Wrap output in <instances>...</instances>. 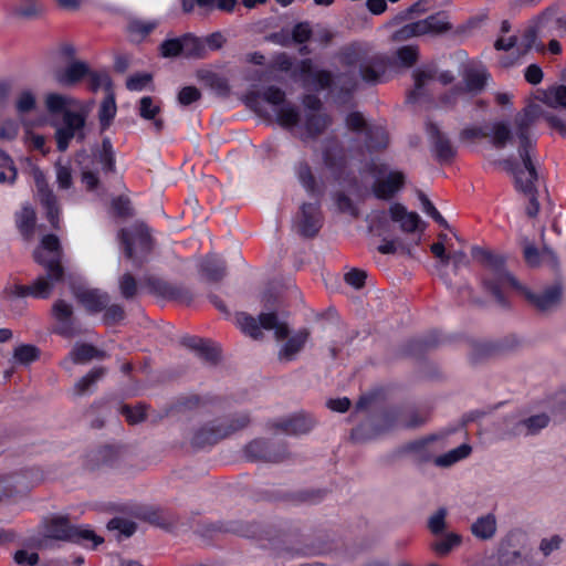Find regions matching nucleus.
I'll list each match as a JSON object with an SVG mask.
<instances>
[{"mask_svg": "<svg viewBox=\"0 0 566 566\" xmlns=\"http://www.w3.org/2000/svg\"><path fill=\"white\" fill-rule=\"evenodd\" d=\"M472 256L492 271V277H484L483 285L502 307H509V301L503 293L506 285L521 293L539 312L549 311L560 303L563 296L560 284H553L543 292L536 293L522 285L506 271L504 258L495 254L494 250H472Z\"/></svg>", "mask_w": 566, "mask_h": 566, "instance_id": "obj_1", "label": "nucleus"}, {"mask_svg": "<svg viewBox=\"0 0 566 566\" xmlns=\"http://www.w3.org/2000/svg\"><path fill=\"white\" fill-rule=\"evenodd\" d=\"M520 133L521 146L518 149V158L509 157L500 160L497 164L513 176L515 188L528 198L526 214L531 218L536 217L539 210L537 201L536 181L538 172L534 160L531 158L532 143L525 135V126L522 125Z\"/></svg>", "mask_w": 566, "mask_h": 566, "instance_id": "obj_2", "label": "nucleus"}, {"mask_svg": "<svg viewBox=\"0 0 566 566\" xmlns=\"http://www.w3.org/2000/svg\"><path fill=\"white\" fill-rule=\"evenodd\" d=\"M346 70L335 76V86L342 93L349 94L358 85V80L375 85L385 73L386 63L380 55H368L359 50H346L340 57Z\"/></svg>", "mask_w": 566, "mask_h": 566, "instance_id": "obj_3", "label": "nucleus"}, {"mask_svg": "<svg viewBox=\"0 0 566 566\" xmlns=\"http://www.w3.org/2000/svg\"><path fill=\"white\" fill-rule=\"evenodd\" d=\"M62 252L63 250H34L33 259L45 269L46 275L39 276L30 285L12 284L6 287V293L15 297L49 298L54 284L64 279Z\"/></svg>", "mask_w": 566, "mask_h": 566, "instance_id": "obj_4", "label": "nucleus"}, {"mask_svg": "<svg viewBox=\"0 0 566 566\" xmlns=\"http://www.w3.org/2000/svg\"><path fill=\"white\" fill-rule=\"evenodd\" d=\"M298 178L303 187L315 198V201L303 203L301 206L296 231L304 238H313L318 233L323 226V216L318 202L321 189L318 188L310 167L305 164H301L298 167Z\"/></svg>", "mask_w": 566, "mask_h": 566, "instance_id": "obj_5", "label": "nucleus"}, {"mask_svg": "<svg viewBox=\"0 0 566 566\" xmlns=\"http://www.w3.org/2000/svg\"><path fill=\"white\" fill-rule=\"evenodd\" d=\"M541 117H543L549 124L551 127L558 130V133L562 136H566V122L564 119H562L560 117H558L552 113L545 112L539 104L530 103L528 105H526L522 111L516 113V115L514 116L513 124H514V129H515V139L517 142V148H516L517 150L520 149V146H521V139H520L521 128L523 127L522 125L525 126V135L532 143V148H531V158L532 159H533V154H534L535 147H536V140L533 138L532 130Z\"/></svg>", "mask_w": 566, "mask_h": 566, "instance_id": "obj_6", "label": "nucleus"}, {"mask_svg": "<svg viewBox=\"0 0 566 566\" xmlns=\"http://www.w3.org/2000/svg\"><path fill=\"white\" fill-rule=\"evenodd\" d=\"M249 423L250 416L248 413L234 415L226 422L221 423H216L214 421L208 422L193 432L190 440L191 447L195 449H203L214 446L220 440L244 429Z\"/></svg>", "mask_w": 566, "mask_h": 566, "instance_id": "obj_7", "label": "nucleus"}, {"mask_svg": "<svg viewBox=\"0 0 566 566\" xmlns=\"http://www.w3.org/2000/svg\"><path fill=\"white\" fill-rule=\"evenodd\" d=\"M45 536L51 539L80 545L92 542L93 547H96L104 541L101 536L96 535L94 531L73 525L69 517L63 515L54 516L48 521L45 525Z\"/></svg>", "mask_w": 566, "mask_h": 566, "instance_id": "obj_8", "label": "nucleus"}, {"mask_svg": "<svg viewBox=\"0 0 566 566\" xmlns=\"http://www.w3.org/2000/svg\"><path fill=\"white\" fill-rule=\"evenodd\" d=\"M401 408H386L370 419L360 422L352 429L350 439L361 443L375 439L377 436L396 428L399 422Z\"/></svg>", "mask_w": 566, "mask_h": 566, "instance_id": "obj_9", "label": "nucleus"}, {"mask_svg": "<svg viewBox=\"0 0 566 566\" xmlns=\"http://www.w3.org/2000/svg\"><path fill=\"white\" fill-rule=\"evenodd\" d=\"M451 29L452 24L449 21V14L446 11H439L426 19L403 25L397 31L396 36L399 40H407L424 34L440 35L449 32Z\"/></svg>", "mask_w": 566, "mask_h": 566, "instance_id": "obj_10", "label": "nucleus"}, {"mask_svg": "<svg viewBox=\"0 0 566 566\" xmlns=\"http://www.w3.org/2000/svg\"><path fill=\"white\" fill-rule=\"evenodd\" d=\"M243 453L245 459L251 462L280 463L290 457L285 442L276 443L263 438L250 441L244 447Z\"/></svg>", "mask_w": 566, "mask_h": 566, "instance_id": "obj_11", "label": "nucleus"}, {"mask_svg": "<svg viewBox=\"0 0 566 566\" xmlns=\"http://www.w3.org/2000/svg\"><path fill=\"white\" fill-rule=\"evenodd\" d=\"M460 140H470L475 138H490L492 146L496 149H504L513 144L515 139V129L505 120H499L491 124L490 129L482 127H467L459 135Z\"/></svg>", "mask_w": 566, "mask_h": 566, "instance_id": "obj_12", "label": "nucleus"}, {"mask_svg": "<svg viewBox=\"0 0 566 566\" xmlns=\"http://www.w3.org/2000/svg\"><path fill=\"white\" fill-rule=\"evenodd\" d=\"M87 114L88 109L64 112V115H62V125L55 130L56 147L60 151H65L70 140L73 138L80 142L85 139L83 128L86 124Z\"/></svg>", "mask_w": 566, "mask_h": 566, "instance_id": "obj_13", "label": "nucleus"}, {"mask_svg": "<svg viewBox=\"0 0 566 566\" xmlns=\"http://www.w3.org/2000/svg\"><path fill=\"white\" fill-rule=\"evenodd\" d=\"M207 531L218 533H232L247 538H254L263 542L268 541L273 543L276 539V535L273 534L272 530L263 527L259 523H248L243 521H228V522H216L211 523Z\"/></svg>", "mask_w": 566, "mask_h": 566, "instance_id": "obj_14", "label": "nucleus"}, {"mask_svg": "<svg viewBox=\"0 0 566 566\" xmlns=\"http://www.w3.org/2000/svg\"><path fill=\"white\" fill-rule=\"evenodd\" d=\"M150 294L168 301L189 305L193 301L192 292L182 284H174L157 276L149 275L144 280Z\"/></svg>", "mask_w": 566, "mask_h": 566, "instance_id": "obj_15", "label": "nucleus"}, {"mask_svg": "<svg viewBox=\"0 0 566 566\" xmlns=\"http://www.w3.org/2000/svg\"><path fill=\"white\" fill-rule=\"evenodd\" d=\"M426 130L434 158L442 164L451 163L457 155V148L452 145L449 136L432 122L427 124Z\"/></svg>", "mask_w": 566, "mask_h": 566, "instance_id": "obj_16", "label": "nucleus"}, {"mask_svg": "<svg viewBox=\"0 0 566 566\" xmlns=\"http://www.w3.org/2000/svg\"><path fill=\"white\" fill-rule=\"evenodd\" d=\"M52 314L57 323L54 333L64 337L72 338L80 334L76 319L73 316V307L64 300H57L52 306Z\"/></svg>", "mask_w": 566, "mask_h": 566, "instance_id": "obj_17", "label": "nucleus"}, {"mask_svg": "<svg viewBox=\"0 0 566 566\" xmlns=\"http://www.w3.org/2000/svg\"><path fill=\"white\" fill-rule=\"evenodd\" d=\"M118 238L125 248H150L155 244L153 231L144 221H135L122 229Z\"/></svg>", "mask_w": 566, "mask_h": 566, "instance_id": "obj_18", "label": "nucleus"}, {"mask_svg": "<svg viewBox=\"0 0 566 566\" xmlns=\"http://www.w3.org/2000/svg\"><path fill=\"white\" fill-rule=\"evenodd\" d=\"M33 176L40 202L46 210V218L53 227H56L59 222L60 212L56 196L50 188L43 171L36 168L34 169Z\"/></svg>", "mask_w": 566, "mask_h": 566, "instance_id": "obj_19", "label": "nucleus"}, {"mask_svg": "<svg viewBox=\"0 0 566 566\" xmlns=\"http://www.w3.org/2000/svg\"><path fill=\"white\" fill-rule=\"evenodd\" d=\"M200 277L209 283H218L227 275V265L223 258L209 251L198 263Z\"/></svg>", "mask_w": 566, "mask_h": 566, "instance_id": "obj_20", "label": "nucleus"}, {"mask_svg": "<svg viewBox=\"0 0 566 566\" xmlns=\"http://www.w3.org/2000/svg\"><path fill=\"white\" fill-rule=\"evenodd\" d=\"M444 342L437 331H431L421 337L409 339L401 348V355L420 358L429 350L437 348Z\"/></svg>", "mask_w": 566, "mask_h": 566, "instance_id": "obj_21", "label": "nucleus"}, {"mask_svg": "<svg viewBox=\"0 0 566 566\" xmlns=\"http://www.w3.org/2000/svg\"><path fill=\"white\" fill-rule=\"evenodd\" d=\"M515 535H507L500 544L499 566H536L528 554L515 549L513 545Z\"/></svg>", "mask_w": 566, "mask_h": 566, "instance_id": "obj_22", "label": "nucleus"}, {"mask_svg": "<svg viewBox=\"0 0 566 566\" xmlns=\"http://www.w3.org/2000/svg\"><path fill=\"white\" fill-rule=\"evenodd\" d=\"M180 344L195 352L201 359L210 364H217L220 359V348L209 339L198 336H184Z\"/></svg>", "mask_w": 566, "mask_h": 566, "instance_id": "obj_23", "label": "nucleus"}, {"mask_svg": "<svg viewBox=\"0 0 566 566\" xmlns=\"http://www.w3.org/2000/svg\"><path fill=\"white\" fill-rule=\"evenodd\" d=\"M180 344L195 352L201 359L210 364H217L220 359V348L209 339L198 336H184Z\"/></svg>", "mask_w": 566, "mask_h": 566, "instance_id": "obj_24", "label": "nucleus"}, {"mask_svg": "<svg viewBox=\"0 0 566 566\" xmlns=\"http://www.w3.org/2000/svg\"><path fill=\"white\" fill-rule=\"evenodd\" d=\"M440 440V436L430 434L424 438L409 441L401 446V453H410L417 464L428 463L434 460L433 451L430 446L432 442Z\"/></svg>", "mask_w": 566, "mask_h": 566, "instance_id": "obj_25", "label": "nucleus"}, {"mask_svg": "<svg viewBox=\"0 0 566 566\" xmlns=\"http://www.w3.org/2000/svg\"><path fill=\"white\" fill-rule=\"evenodd\" d=\"M122 458V450L118 447L114 446H102L96 450H92L87 454V467L91 470L99 469V468H114L116 467Z\"/></svg>", "mask_w": 566, "mask_h": 566, "instance_id": "obj_26", "label": "nucleus"}, {"mask_svg": "<svg viewBox=\"0 0 566 566\" xmlns=\"http://www.w3.org/2000/svg\"><path fill=\"white\" fill-rule=\"evenodd\" d=\"M74 296L90 314L101 313L109 302L108 293L98 289H77Z\"/></svg>", "mask_w": 566, "mask_h": 566, "instance_id": "obj_27", "label": "nucleus"}, {"mask_svg": "<svg viewBox=\"0 0 566 566\" xmlns=\"http://www.w3.org/2000/svg\"><path fill=\"white\" fill-rule=\"evenodd\" d=\"M403 185L405 175L401 171H390L386 178L375 180L371 191L377 199L390 200Z\"/></svg>", "mask_w": 566, "mask_h": 566, "instance_id": "obj_28", "label": "nucleus"}, {"mask_svg": "<svg viewBox=\"0 0 566 566\" xmlns=\"http://www.w3.org/2000/svg\"><path fill=\"white\" fill-rule=\"evenodd\" d=\"M261 98L268 102L269 104H272L274 108L280 107L282 104L286 102L284 91L273 85L266 87L263 92H253L249 94L247 96V105L251 109H253L259 116H265L260 105Z\"/></svg>", "mask_w": 566, "mask_h": 566, "instance_id": "obj_29", "label": "nucleus"}, {"mask_svg": "<svg viewBox=\"0 0 566 566\" xmlns=\"http://www.w3.org/2000/svg\"><path fill=\"white\" fill-rule=\"evenodd\" d=\"M86 74H90V66L86 62L72 61L65 69L55 70L53 78L61 86L71 87L77 84Z\"/></svg>", "mask_w": 566, "mask_h": 566, "instance_id": "obj_30", "label": "nucleus"}, {"mask_svg": "<svg viewBox=\"0 0 566 566\" xmlns=\"http://www.w3.org/2000/svg\"><path fill=\"white\" fill-rule=\"evenodd\" d=\"M269 426L286 434H303L313 428L314 421L310 416L297 413L280 421L270 422Z\"/></svg>", "mask_w": 566, "mask_h": 566, "instance_id": "obj_31", "label": "nucleus"}, {"mask_svg": "<svg viewBox=\"0 0 566 566\" xmlns=\"http://www.w3.org/2000/svg\"><path fill=\"white\" fill-rule=\"evenodd\" d=\"M389 213L392 221L398 222L405 232H417L422 230L423 222L417 212L407 211L406 207L401 203H394L389 208Z\"/></svg>", "mask_w": 566, "mask_h": 566, "instance_id": "obj_32", "label": "nucleus"}, {"mask_svg": "<svg viewBox=\"0 0 566 566\" xmlns=\"http://www.w3.org/2000/svg\"><path fill=\"white\" fill-rule=\"evenodd\" d=\"M310 337V332L306 328H302L297 331L293 336H291L279 352V359L281 361H293L296 358V355L304 348L307 339Z\"/></svg>", "mask_w": 566, "mask_h": 566, "instance_id": "obj_33", "label": "nucleus"}, {"mask_svg": "<svg viewBox=\"0 0 566 566\" xmlns=\"http://www.w3.org/2000/svg\"><path fill=\"white\" fill-rule=\"evenodd\" d=\"M436 259L437 269L443 276L442 271L452 264L453 271H457L462 264H464L467 255L463 250H430Z\"/></svg>", "mask_w": 566, "mask_h": 566, "instance_id": "obj_34", "label": "nucleus"}, {"mask_svg": "<svg viewBox=\"0 0 566 566\" xmlns=\"http://www.w3.org/2000/svg\"><path fill=\"white\" fill-rule=\"evenodd\" d=\"M524 260L531 268L546 265L552 270H557L558 258L554 250H523Z\"/></svg>", "mask_w": 566, "mask_h": 566, "instance_id": "obj_35", "label": "nucleus"}, {"mask_svg": "<svg viewBox=\"0 0 566 566\" xmlns=\"http://www.w3.org/2000/svg\"><path fill=\"white\" fill-rule=\"evenodd\" d=\"M21 473H12L0 476V501L11 499L17 494L28 491L29 486L22 482Z\"/></svg>", "mask_w": 566, "mask_h": 566, "instance_id": "obj_36", "label": "nucleus"}, {"mask_svg": "<svg viewBox=\"0 0 566 566\" xmlns=\"http://www.w3.org/2000/svg\"><path fill=\"white\" fill-rule=\"evenodd\" d=\"M276 123L285 129H292L298 126L301 122L300 109L291 102H285L280 107L274 108Z\"/></svg>", "mask_w": 566, "mask_h": 566, "instance_id": "obj_37", "label": "nucleus"}, {"mask_svg": "<svg viewBox=\"0 0 566 566\" xmlns=\"http://www.w3.org/2000/svg\"><path fill=\"white\" fill-rule=\"evenodd\" d=\"M551 419L546 413H538L518 421L515 424L514 434L534 436L546 428Z\"/></svg>", "mask_w": 566, "mask_h": 566, "instance_id": "obj_38", "label": "nucleus"}, {"mask_svg": "<svg viewBox=\"0 0 566 566\" xmlns=\"http://www.w3.org/2000/svg\"><path fill=\"white\" fill-rule=\"evenodd\" d=\"M437 72L433 69L417 70L413 72L415 88L408 94L407 101L409 103L417 102L420 97L426 95L424 86L436 78Z\"/></svg>", "mask_w": 566, "mask_h": 566, "instance_id": "obj_39", "label": "nucleus"}, {"mask_svg": "<svg viewBox=\"0 0 566 566\" xmlns=\"http://www.w3.org/2000/svg\"><path fill=\"white\" fill-rule=\"evenodd\" d=\"M471 533L479 539H490L496 533V518L492 513L480 516L471 525Z\"/></svg>", "mask_w": 566, "mask_h": 566, "instance_id": "obj_40", "label": "nucleus"}, {"mask_svg": "<svg viewBox=\"0 0 566 566\" xmlns=\"http://www.w3.org/2000/svg\"><path fill=\"white\" fill-rule=\"evenodd\" d=\"M94 157L101 163L105 172L115 171V151L108 137H104L101 147L93 149Z\"/></svg>", "mask_w": 566, "mask_h": 566, "instance_id": "obj_41", "label": "nucleus"}, {"mask_svg": "<svg viewBox=\"0 0 566 566\" xmlns=\"http://www.w3.org/2000/svg\"><path fill=\"white\" fill-rule=\"evenodd\" d=\"M331 119L324 113H306L305 130L306 138H316L329 126Z\"/></svg>", "mask_w": 566, "mask_h": 566, "instance_id": "obj_42", "label": "nucleus"}, {"mask_svg": "<svg viewBox=\"0 0 566 566\" xmlns=\"http://www.w3.org/2000/svg\"><path fill=\"white\" fill-rule=\"evenodd\" d=\"M325 493H326V491L322 490V489L301 490V491L290 493V494L277 495V496H275V499L289 501L294 504H300V503L316 504L324 499Z\"/></svg>", "mask_w": 566, "mask_h": 566, "instance_id": "obj_43", "label": "nucleus"}, {"mask_svg": "<svg viewBox=\"0 0 566 566\" xmlns=\"http://www.w3.org/2000/svg\"><path fill=\"white\" fill-rule=\"evenodd\" d=\"M472 452V448L468 443H462L441 455L434 458L433 463L440 468H449L454 463L468 458Z\"/></svg>", "mask_w": 566, "mask_h": 566, "instance_id": "obj_44", "label": "nucleus"}, {"mask_svg": "<svg viewBox=\"0 0 566 566\" xmlns=\"http://www.w3.org/2000/svg\"><path fill=\"white\" fill-rule=\"evenodd\" d=\"M390 408H401L402 412L399 416V422L396 428L415 429L426 423L428 412H420L417 409H407L405 406H391Z\"/></svg>", "mask_w": 566, "mask_h": 566, "instance_id": "obj_45", "label": "nucleus"}, {"mask_svg": "<svg viewBox=\"0 0 566 566\" xmlns=\"http://www.w3.org/2000/svg\"><path fill=\"white\" fill-rule=\"evenodd\" d=\"M365 135V144L369 151H378L388 146L389 137L381 126H369Z\"/></svg>", "mask_w": 566, "mask_h": 566, "instance_id": "obj_46", "label": "nucleus"}, {"mask_svg": "<svg viewBox=\"0 0 566 566\" xmlns=\"http://www.w3.org/2000/svg\"><path fill=\"white\" fill-rule=\"evenodd\" d=\"M543 18L538 19V22L530 25L523 33L522 40H521V48H523L522 53L525 54L532 49H535L537 52H544L545 46L544 44L538 41V33H539V23Z\"/></svg>", "mask_w": 566, "mask_h": 566, "instance_id": "obj_47", "label": "nucleus"}, {"mask_svg": "<svg viewBox=\"0 0 566 566\" xmlns=\"http://www.w3.org/2000/svg\"><path fill=\"white\" fill-rule=\"evenodd\" d=\"M71 359L74 364H83L93 358H102L105 356L104 352L98 350L91 344H77L70 353Z\"/></svg>", "mask_w": 566, "mask_h": 566, "instance_id": "obj_48", "label": "nucleus"}, {"mask_svg": "<svg viewBox=\"0 0 566 566\" xmlns=\"http://www.w3.org/2000/svg\"><path fill=\"white\" fill-rule=\"evenodd\" d=\"M106 375L105 367H94L85 376H83L74 386L76 395L81 396L87 392Z\"/></svg>", "mask_w": 566, "mask_h": 566, "instance_id": "obj_49", "label": "nucleus"}, {"mask_svg": "<svg viewBox=\"0 0 566 566\" xmlns=\"http://www.w3.org/2000/svg\"><path fill=\"white\" fill-rule=\"evenodd\" d=\"M77 105L76 99L56 93H51L45 98V106L51 114L64 115L65 111H70L67 106L76 107Z\"/></svg>", "mask_w": 566, "mask_h": 566, "instance_id": "obj_50", "label": "nucleus"}, {"mask_svg": "<svg viewBox=\"0 0 566 566\" xmlns=\"http://www.w3.org/2000/svg\"><path fill=\"white\" fill-rule=\"evenodd\" d=\"M90 159V156L85 150H81L76 154V163L81 168L82 181L85 184L86 189L92 191L97 188L99 179L96 172L92 171L90 166L85 164Z\"/></svg>", "mask_w": 566, "mask_h": 566, "instance_id": "obj_51", "label": "nucleus"}, {"mask_svg": "<svg viewBox=\"0 0 566 566\" xmlns=\"http://www.w3.org/2000/svg\"><path fill=\"white\" fill-rule=\"evenodd\" d=\"M116 103L115 97L112 93H109L101 103L99 109H98V120L101 125V130L104 132L107 129L112 120L114 119L116 115Z\"/></svg>", "mask_w": 566, "mask_h": 566, "instance_id": "obj_52", "label": "nucleus"}, {"mask_svg": "<svg viewBox=\"0 0 566 566\" xmlns=\"http://www.w3.org/2000/svg\"><path fill=\"white\" fill-rule=\"evenodd\" d=\"M41 352L35 345L21 344L13 350L14 363L28 366L40 358Z\"/></svg>", "mask_w": 566, "mask_h": 566, "instance_id": "obj_53", "label": "nucleus"}, {"mask_svg": "<svg viewBox=\"0 0 566 566\" xmlns=\"http://www.w3.org/2000/svg\"><path fill=\"white\" fill-rule=\"evenodd\" d=\"M182 54L188 59L202 57L206 53L205 42L191 34L181 36Z\"/></svg>", "mask_w": 566, "mask_h": 566, "instance_id": "obj_54", "label": "nucleus"}, {"mask_svg": "<svg viewBox=\"0 0 566 566\" xmlns=\"http://www.w3.org/2000/svg\"><path fill=\"white\" fill-rule=\"evenodd\" d=\"M506 347L507 346L497 343L479 342L473 345L470 359L475 364L485 357L492 356L505 349Z\"/></svg>", "mask_w": 566, "mask_h": 566, "instance_id": "obj_55", "label": "nucleus"}, {"mask_svg": "<svg viewBox=\"0 0 566 566\" xmlns=\"http://www.w3.org/2000/svg\"><path fill=\"white\" fill-rule=\"evenodd\" d=\"M489 73L485 70H468L464 74L467 91L480 93L483 91Z\"/></svg>", "mask_w": 566, "mask_h": 566, "instance_id": "obj_56", "label": "nucleus"}, {"mask_svg": "<svg viewBox=\"0 0 566 566\" xmlns=\"http://www.w3.org/2000/svg\"><path fill=\"white\" fill-rule=\"evenodd\" d=\"M238 324L241 331L253 339H261L263 333L260 328L259 321L247 313H240L237 316Z\"/></svg>", "mask_w": 566, "mask_h": 566, "instance_id": "obj_57", "label": "nucleus"}, {"mask_svg": "<svg viewBox=\"0 0 566 566\" xmlns=\"http://www.w3.org/2000/svg\"><path fill=\"white\" fill-rule=\"evenodd\" d=\"M333 199L338 212L347 214L352 219L359 218V209L345 192L337 191Z\"/></svg>", "mask_w": 566, "mask_h": 566, "instance_id": "obj_58", "label": "nucleus"}, {"mask_svg": "<svg viewBox=\"0 0 566 566\" xmlns=\"http://www.w3.org/2000/svg\"><path fill=\"white\" fill-rule=\"evenodd\" d=\"M15 222L23 235H28L35 226V212L29 207L24 206L15 216Z\"/></svg>", "mask_w": 566, "mask_h": 566, "instance_id": "obj_59", "label": "nucleus"}, {"mask_svg": "<svg viewBox=\"0 0 566 566\" xmlns=\"http://www.w3.org/2000/svg\"><path fill=\"white\" fill-rule=\"evenodd\" d=\"M462 542L461 535L457 533H449L442 539L432 544V549L439 556L448 555L454 547L459 546Z\"/></svg>", "mask_w": 566, "mask_h": 566, "instance_id": "obj_60", "label": "nucleus"}, {"mask_svg": "<svg viewBox=\"0 0 566 566\" xmlns=\"http://www.w3.org/2000/svg\"><path fill=\"white\" fill-rule=\"evenodd\" d=\"M202 403V399L198 395H187L179 397L167 410V412H181L186 410H195Z\"/></svg>", "mask_w": 566, "mask_h": 566, "instance_id": "obj_61", "label": "nucleus"}, {"mask_svg": "<svg viewBox=\"0 0 566 566\" xmlns=\"http://www.w3.org/2000/svg\"><path fill=\"white\" fill-rule=\"evenodd\" d=\"M544 103L549 107H563L566 108V86L559 85L549 88L544 96Z\"/></svg>", "mask_w": 566, "mask_h": 566, "instance_id": "obj_62", "label": "nucleus"}, {"mask_svg": "<svg viewBox=\"0 0 566 566\" xmlns=\"http://www.w3.org/2000/svg\"><path fill=\"white\" fill-rule=\"evenodd\" d=\"M313 33L314 29L308 21L297 22L291 31L292 43L304 44L313 36Z\"/></svg>", "mask_w": 566, "mask_h": 566, "instance_id": "obj_63", "label": "nucleus"}, {"mask_svg": "<svg viewBox=\"0 0 566 566\" xmlns=\"http://www.w3.org/2000/svg\"><path fill=\"white\" fill-rule=\"evenodd\" d=\"M120 295L125 300L134 298L138 293V283L133 274L124 273L118 281Z\"/></svg>", "mask_w": 566, "mask_h": 566, "instance_id": "obj_64", "label": "nucleus"}]
</instances>
